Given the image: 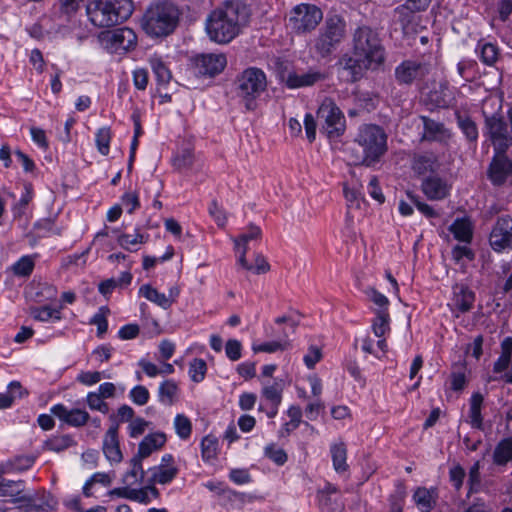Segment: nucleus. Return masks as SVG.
Masks as SVG:
<instances>
[{
	"label": "nucleus",
	"mask_w": 512,
	"mask_h": 512,
	"mask_svg": "<svg viewBox=\"0 0 512 512\" xmlns=\"http://www.w3.org/2000/svg\"><path fill=\"white\" fill-rule=\"evenodd\" d=\"M387 152V135L375 124L361 125L346 149L349 161L355 165L374 166Z\"/></svg>",
	"instance_id": "1"
},
{
	"label": "nucleus",
	"mask_w": 512,
	"mask_h": 512,
	"mask_svg": "<svg viewBox=\"0 0 512 512\" xmlns=\"http://www.w3.org/2000/svg\"><path fill=\"white\" fill-rule=\"evenodd\" d=\"M227 64L224 54H202L194 59L196 75L213 77L221 73Z\"/></svg>",
	"instance_id": "15"
},
{
	"label": "nucleus",
	"mask_w": 512,
	"mask_h": 512,
	"mask_svg": "<svg viewBox=\"0 0 512 512\" xmlns=\"http://www.w3.org/2000/svg\"><path fill=\"white\" fill-rule=\"evenodd\" d=\"M111 140V130L109 127L100 128L96 133V145L98 151L106 156L109 153Z\"/></svg>",
	"instance_id": "52"
},
{
	"label": "nucleus",
	"mask_w": 512,
	"mask_h": 512,
	"mask_svg": "<svg viewBox=\"0 0 512 512\" xmlns=\"http://www.w3.org/2000/svg\"><path fill=\"white\" fill-rule=\"evenodd\" d=\"M456 122L467 142L475 144L479 136L476 122L470 116L461 113H456Z\"/></svg>",
	"instance_id": "31"
},
{
	"label": "nucleus",
	"mask_w": 512,
	"mask_h": 512,
	"mask_svg": "<svg viewBox=\"0 0 512 512\" xmlns=\"http://www.w3.org/2000/svg\"><path fill=\"white\" fill-rule=\"evenodd\" d=\"M432 66L427 62L405 60L395 68V79L400 85L420 82L431 73Z\"/></svg>",
	"instance_id": "11"
},
{
	"label": "nucleus",
	"mask_w": 512,
	"mask_h": 512,
	"mask_svg": "<svg viewBox=\"0 0 512 512\" xmlns=\"http://www.w3.org/2000/svg\"><path fill=\"white\" fill-rule=\"evenodd\" d=\"M178 391L179 388L175 381L171 379L165 380L159 385L158 399L162 404L171 406L177 400Z\"/></svg>",
	"instance_id": "34"
},
{
	"label": "nucleus",
	"mask_w": 512,
	"mask_h": 512,
	"mask_svg": "<svg viewBox=\"0 0 512 512\" xmlns=\"http://www.w3.org/2000/svg\"><path fill=\"white\" fill-rule=\"evenodd\" d=\"M166 436L162 432L152 433L146 435L139 443L137 456L145 459L149 457L154 451L164 446Z\"/></svg>",
	"instance_id": "27"
},
{
	"label": "nucleus",
	"mask_w": 512,
	"mask_h": 512,
	"mask_svg": "<svg viewBox=\"0 0 512 512\" xmlns=\"http://www.w3.org/2000/svg\"><path fill=\"white\" fill-rule=\"evenodd\" d=\"M149 422L146 421L144 418L137 417L134 418L128 426L129 436L131 438H137L140 435H142L146 428L148 427Z\"/></svg>",
	"instance_id": "60"
},
{
	"label": "nucleus",
	"mask_w": 512,
	"mask_h": 512,
	"mask_svg": "<svg viewBox=\"0 0 512 512\" xmlns=\"http://www.w3.org/2000/svg\"><path fill=\"white\" fill-rule=\"evenodd\" d=\"M489 242L496 252L512 249V217L510 215L497 218L490 233Z\"/></svg>",
	"instance_id": "12"
},
{
	"label": "nucleus",
	"mask_w": 512,
	"mask_h": 512,
	"mask_svg": "<svg viewBox=\"0 0 512 512\" xmlns=\"http://www.w3.org/2000/svg\"><path fill=\"white\" fill-rule=\"evenodd\" d=\"M135 412L132 407L127 404L121 405L117 409L116 414H111L109 416V420L112 422V425H116L117 430L119 429V424L122 422H131L134 419Z\"/></svg>",
	"instance_id": "49"
},
{
	"label": "nucleus",
	"mask_w": 512,
	"mask_h": 512,
	"mask_svg": "<svg viewBox=\"0 0 512 512\" xmlns=\"http://www.w3.org/2000/svg\"><path fill=\"white\" fill-rule=\"evenodd\" d=\"M143 458L134 455L130 460V469L123 475L122 483L126 485H134L142 483L145 471L142 466Z\"/></svg>",
	"instance_id": "33"
},
{
	"label": "nucleus",
	"mask_w": 512,
	"mask_h": 512,
	"mask_svg": "<svg viewBox=\"0 0 512 512\" xmlns=\"http://www.w3.org/2000/svg\"><path fill=\"white\" fill-rule=\"evenodd\" d=\"M317 117L323 121L322 132L328 137H339L345 131V117L334 100L325 98L317 111Z\"/></svg>",
	"instance_id": "10"
},
{
	"label": "nucleus",
	"mask_w": 512,
	"mask_h": 512,
	"mask_svg": "<svg viewBox=\"0 0 512 512\" xmlns=\"http://www.w3.org/2000/svg\"><path fill=\"white\" fill-rule=\"evenodd\" d=\"M437 492L435 489H427L425 487H419L413 494V500L422 512H431L437 502Z\"/></svg>",
	"instance_id": "28"
},
{
	"label": "nucleus",
	"mask_w": 512,
	"mask_h": 512,
	"mask_svg": "<svg viewBox=\"0 0 512 512\" xmlns=\"http://www.w3.org/2000/svg\"><path fill=\"white\" fill-rule=\"evenodd\" d=\"M242 345L241 342L236 339H229L225 345L226 356L231 361H237L241 358Z\"/></svg>",
	"instance_id": "61"
},
{
	"label": "nucleus",
	"mask_w": 512,
	"mask_h": 512,
	"mask_svg": "<svg viewBox=\"0 0 512 512\" xmlns=\"http://www.w3.org/2000/svg\"><path fill=\"white\" fill-rule=\"evenodd\" d=\"M261 234V229L258 226L250 224L247 228V232L234 239L236 251L240 250L241 241L249 243L250 241L258 240L261 238Z\"/></svg>",
	"instance_id": "55"
},
{
	"label": "nucleus",
	"mask_w": 512,
	"mask_h": 512,
	"mask_svg": "<svg viewBox=\"0 0 512 512\" xmlns=\"http://www.w3.org/2000/svg\"><path fill=\"white\" fill-rule=\"evenodd\" d=\"M106 39L114 50L128 51L136 45L137 36L132 29L123 27L108 31Z\"/></svg>",
	"instance_id": "19"
},
{
	"label": "nucleus",
	"mask_w": 512,
	"mask_h": 512,
	"mask_svg": "<svg viewBox=\"0 0 512 512\" xmlns=\"http://www.w3.org/2000/svg\"><path fill=\"white\" fill-rule=\"evenodd\" d=\"M149 63L156 76L157 82L162 85L168 84L172 78V74L162 59L160 57L153 56L150 58Z\"/></svg>",
	"instance_id": "41"
},
{
	"label": "nucleus",
	"mask_w": 512,
	"mask_h": 512,
	"mask_svg": "<svg viewBox=\"0 0 512 512\" xmlns=\"http://www.w3.org/2000/svg\"><path fill=\"white\" fill-rule=\"evenodd\" d=\"M319 506L322 512H341L344 504L341 501V496L335 488L328 487L320 491L318 494Z\"/></svg>",
	"instance_id": "26"
},
{
	"label": "nucleus",
	"mask_w": 512,
	"mask_h": 512,
	"mask_svg": "<svg viewBox=\"0 0 512 512\" xmlns=\"http://www.w3.org/2000/svg\"><path fill=\"white\" fill-rule=\"evenodd\" d=\"M133 10L132 0H92L86 6L90 22L99 28L121 24L132 15Z\"/></svg>",
	"instance_id": "3"
},
{
	"label": "nucleus",
	"mask_w": 512,
	"mask_h": 512,
	"mask_svg": "<svg viewBox=\"0 0 512 512\" xmlns=\"http://www.w3.org/2000/svg\"><path fill=\"white\" fill-rule=\"evenodd\" d=\"M483 400V395L479 392L473 393L471 396L469 418L470 424L473 428L482 429L483 427V418L481 414Z\"/></svg>",
	"instance_id": "35"
},
{
	"label": "nucleus",
	"mask_w": 512,
	"mask_h": 512,
	"mask_svg": "<svg viewBox=\"0 0 512 512\" xmlns=\"http://www.w3.org/2000/svg\"><path fill=\"white\" fill-rule=\"evenodd\" d=\"M331 456L334 469L337 472H345L348 468L346 463L347 449L343 442L335 443L331 446Z\"/></svg>",
	"instance_id": "40"
},
{
	"label": "nucleus",
	"mask_w": 512,
	"mask_h": 512,
	"mask_svg": "<svg viewBox=\"0 0 512 512\" xmlns=\"http://www.w3.org/2000/svg\"><path fill=\"white\" fill-rule=\"evenodd\" d=\"M180 12L173 3L164 1L148 7L141 21L146 34L165 37L173 33L179 23Z\"/></svg>",
	"instance_id": "4"
},
{
	"label": "nucleus",
	"mask_w": 512,
	"mask_h": 512,
	"mask_svg": "<svg viewBox=\"0 0 512 512\" xmlns=\"http://www.w3.org/2000/svg\"><path fill=\"white\" fill-rule=\"evenodd\" d=\"M149 471L151 472V476L148 478L147 482L162 485L172 482L178 474V468L175 465L168 464H160L150 468Z\"/></svg>",
	"instance_id": "29"
},
{
	"label": "nucleus",
	"mask_w": 512,
	"mask_h": 512,
	"mask_svg": "<svg viewBox=\"0 0 512 512\" xmlns=\"http://www.w3.org/2000/svg\"><path fill=\"white\" fill-rule=\"evenodd\" d=\"M484 132L497 151L505 153L512 146V129L509 130L508 123L502 114L484 113Z\"/></svg>",
	"instance_id": "8"
},
{
	"label": "nucleus",
	"mask_w": 512,
	"mask_h": 512,
	"mask_svg": "<svg viewBox=\"0 0 512 512\" xmlns=\"http://www.w3.org/2000/svg\"><path fill=\"white\" fill-rule=\"evenodd\" d=\"M24 481L7 480L0 478V497H10L12 503H19L21 501H30L29 495L23 494Z\"/></svg>",
	"instance_id": "23"
},
{
	"label": "nucleus",
	"mask_w": 512,
	"mask_h": 512,
	"mask_svg": "<svg viewBox=\"0 0 512 512\" xmlns=\"http://www.w3.org/2000/svg\"><path fill=\"white\" fill-rule=\"evenodd\" d=\"M498 48L492 43H484L481 46V60L486 65H493L498 59Z\"/></svg>",
	"instance_id": "57"
},
{
	"label": "nucleus",
	"mask_w": 512,
	"mask_h": 512,
	"mask_svg": "<svg viewBox=\"0 0 512 512\" xmlns=\"http://www.w3.org/2000/svg\"><path fill=\"white\" fill-rule=\"evenodd\" d=\"M249 19L248 7L238 1L226 2L223 7L211 12L206 20L209 38L219 44L233 40Z\"/></svg>",
	"instance_id": "2"
},
{
	"label": "nucleus",
	"mask_w": 512,
	"mask_h": 512,
	"mask_svg": "<svg viewBox=\"0 0 512 512\" xmlns=\"http://www.w3.org/2000/svg\"><path fill=\"white\" fill-rule=\"evenodd\" d=\"M346 74V81H359L368 69H375L372 63L359 55H343L337 63Z\"/></svg>",
	"instance_id": "14"
},
{
	"label": "nucleus",
	"mask_w": 512,
	"mask_h": 512,
	"mask_svg": "<svg viewBox=\"0 0 512 512\" xmlns=\"http://www.w3.org/2000/svg\"><path fill=\"white\" fill-rule=\"evenodd\" d=\"M468 484L470 493H475L479 490L481 484L479 461L475 462L469 470Z\"/></svg>",
	"instance_id": "59"
},
{
	"label": "nucleus",
	"mask_w": 512,
	"mask_h": 512,
	"mask_svg": "<svg viewBox=\"0 0 512 512\" xmlns=\"http://www.w3.org/2000/svg\"><path fill=\"white\" fill-rule=\"evenodd\" d=\"M129 398L134 404L143 406L148 403L150 393L145 386L137 385L130 390Z\"/></svg>",
	"instance_id": "56"
},
{
	"label": "nucleus",
	"mask_w": 512,
	"mask_h": 512,
	"mask_svg": "<svg viewBox=\"0 0 512 512\" xmlns=\"http://www.w3.org/2000/svg\"><path fill=\"white\" fill-rule=\"evenodd\" d=\"M102 450L108 461L115 463L122 461L123 455L119 445L117 424L111 425L105 433Z\"/></svg>",
	"instance_id": "20"
},
{
	"label": "nucleus",
	"mask_w": 512,
	"mask_h": 512,
	"mask_svg": "<svg viewBox=\"0 0 512 512\" xmlns=\"http://www.w3.org/2000/svg\"><path fill=\"white\" fill-rule=\"evenodd\" d=\"M148 239V235H144L141 233H135L134 235L131 234H121L117 241L118 244L129 251H136L137 249H133L132 246H136L138 244L145 243Z\"/></svg>",
	"instance_id": "46"
},
{
	"label": "nucleus",
	"mask_w": 512,
	"mask_h": 512,
	"mask_svg": "<svg viewBox=\"0 0 512 512\" xmlns=\"http://www.w3.org/2000/svg\"><path fill=\"white\" fill-rule=\"evenodd\" d=\"M86 403L91 410L107 414L110 410L108 403L104 401L97 392H89L86 396Z\"/></svg>",
	"instance_id": "54"
},
{
	"label": "nucleus",
	"mask_w": 512,
	"mask_h": 512,
	"mask_svg": "<svg viewBox=\"0 0 512 512\" xmlns=\"http://www.w3.org/2000/svg\"><path fill=\"white\" fill-rule=\"evenodd\" d=\"M345 27V22L340 16H328L315 40L316 52L322 57L330 55L344 38Z\"/></svg>",
	"instance_id": "7"
},
{
	"label": "nucleus",
	"mask_w": 512,
	"mask_h": 512,
	"mask_svg": "<svg viewBox=\"0 0 512 512\" xmlns=\"http://www.w3.org/2000/svg\"><path fill=\"white\" fill-rule=\"evenodd\" d=\"M423 193L431 200H441L449 193L447 183L439 176H429L422 181Z\"/></svg>",
	"instance_id": "22"
},
{
	"label": "nucleus",
	"mask_w": 512,
	"mask_h": 512,
	"mask_svg": "<svg viewBox=\"0 0 512 512\" xmlns=\"http://www.w3.org/2000/svg\"><path fill=\"white\" fill-rule=\"evenodd\" d=\"M289 346H290L289 341L285 339L284 341H271V342H266V343H262L259 345H253L252 350L255 353H259V352L274 353L279 350L280 351L286 350Z\"/></svg>",
	"instance_id": "53"
},
{
	"label": "nucleus",
	"mask_w": 512,
	"mask_h": 512,
	"mask_svg": "<svg viewBox=\"0 0 512 512\" xmlns=\"http://www.w3.org/2000/svg\"><path fill=\"white\" fill-rule=\"evenodd\" d=\"M322 358V351L320 347L311 345L308 349V353L304 356L303 360L308 369H313L317 362Z\"/></svg>",
	"instance_id": "63"
},
{
	"label": "nucleus",
	"mask_w": 512,
	"mask_h": 512,
	"mask_svg": "<svg viewBox=\"0 0 512 512\" xmlns=\"http://www.w3.org/2000/svg\"><path fill=\"white\" fill-rule=\"evenodd\" d=\"M475 294L467 286L456 284L453 286V304L462 313H466L473 308Z\"/></svg>",
	"instance_id": "25"
},
{
	"label": "nucleus",
	"mask_w": 512,
	"mask_h": 512,
	"mask_svg": "<svg viewBox=\"0 0 512 512\" xmlns=\"http://www.w3.org/2000/svg\"><path fill=\"white\" fill-rule=\"evenodd\" d=\"M207 371L206 362L203 359L195 358L190 362L189 375L193 382L199 383L204 380Z\"/></svg>",
	"instance_id": "47"
},
{
	"label": "nucleus",
	"mask_w": 512,
	"mask_h": 512,
	"mask_svg": "<svg viewBox=\"0 0 512 512\" xmlns=\"http://www.w3.org/2000/svg\"><path fill=\"white\" fill-rule=\"evenodd\" d=\"M266 87V75L259 68H247L237 77V95L244 102L247 110L256 108V99L266 90Z\"/></svg>",
	"instance_id": "6"
},
{
	"label": "nucleus",
	"mask_w": 512,
	"mask_h": 512,
	"mask_svg": "<svg viewBox=\"0 0 512 512\" xmlns=\"http://www.w3.org/2000/svg\"><path fill=\"white\" fill-rule=\"evenodd\" d=\"M450 231L461 242L470 243L472 240L473 229L468 219H456L450 226Z\"/></svg>",
	"instance_id": "36"
},
{
	"label": "nucleus",
	"mask_w": 512,
	"mask_h": 512,
	"mask_svg": "<svg viewBox=\"0 0 512 512\" xmlns=\"http://www.w3.org/2000/svg\"><path fill=\"white\" fill-rule=\"evenodd\" d=\"M439 158L431 151L416 153L412 158V169L417 174H426L428 172H435L439 168Z\"/></svg>",
	"instance_id": "24"
},
{
	"label": "nucleus",
	"mask_w": 512,
	"mask_h": 512,
	"mask_svg": "<svg viewBox=\"0 0 512 512\" xmlns=\"http://www.w3.org/2000/svg\"><path fill=\"white\" fill-rule=\"evenodd\" d=\"M218 440L212 435H207L201 442L202 458L205 461H210L217 456Z\"/></svg>",
	"instance_id": "45"
},
{
	"label": "nucleus",
	"mask_w": 512,
	"mask_h": 512,
	"mask_svg": "<svg viewBox=\"0 0 512 512\" xmlns=\"http://www.w3.org/2000/svg\"><path fill=\"white\" fill-rule=\"evenodd\" d=\"M423 132L420 141L437 142L443 147H449L453 132L443 122L436 121L428 116H420Z\"/></svg>",
	"instance_id": "13"
},
{
	"label": "nucleus",
	"mask_w": 512,
	"mask_h": 512,
	"mask_svg": "<svg viewBox=\"0 0 512 512\" xmlns=\"http://www.w3.org/2000/svg\"><path fill=\"white\" fill-rule=\"evenodd\" d=\"M35 462V457L31 455L16 456L1 464V473L22 472L29 469Z\"/></svg>",
	"instance_id": "32"
},
{
	"label": "nucleus",
	"mask_w": 512,
	"mask_h": 512,
	"mask_svg": "<svg viewBox=\"0 0 512 512\" xmlns=\"http://www.w3.org/2000/svg\"><path fill=\"white\" fill-rule=\"evenodd\" d=\"M31 316L41 322H48L50 320L59 321L61 320L60 309L51 308L50 306L32 307L30 309Z\"/></svg>",
	"instance_id": "42"
},
{
	"label": "nucleus",
	"mask_w": 512,
	"mask_h": 512,
	"mask_svg": "<svg viewBox=\"0 0 512 512\" xmlns=\"http://www.w3.org/2000/svg\"><path fill=\"white\" fill-rule=\"evenodd\" d=\"M74 443L73 439L69 435L55 436L45 442L46 449L55 452H61Z\"/></svg>",
	"instance_id": "48"
},
{
	"label": "nucleus",
	"mask_w": 512,
	"mask_h": 512,
	"mask_svg": "<svg viewBox=\"0 0 512 512\" xmlns=\"http://www.w3.org/2000/svg\"><path fill=\"white\" fill-rule=\"evenodd\" d=\"M389 320L388 309H378L376 311V318L372 324V329L376 337L381 338L389 331Z\"/></svg>",
	"instance_id": "43"
},
{
	"label": "nucleus",
	"mask_w": 512,
	"mask_h": 512,
	"mask_svg": "<svg viewBox=\"0 0 512 512\" xmlns=\"http://www.w3.org/2000/svg\"><path fill=\"white\" fill-rule=\"evenodd\" d=\"M139 293L147 300L157 304L163 309H169L171 307V299L167 298L164 293H160L149 284L142 285L139 289Z\"/></svg>",
	"instance_id": "37"
},
{
	"label": "nucleus",
	"mask_w": 512,
	"mask_h": 512,
	"mask_svg": "<svg viewBox=\"0 0 512 512\" xmlns=\"http://www.w3.org/2000/svg\"><path fill=\"white\" fill-rule=\"evenodd\" d=\"M15 390H19V398L23 397V395L27 394V391H25L18 381H12L8 385V390L6 393L0 394V409H6L10 407L14 401V393Z\"/></svg>",
	"instance_id": "44"
},
{
	"label": "nucleus",
	"mask_w": 512,
	"mask_h": 512,
	"mask_svg": "<svg viewBox=\"0 0 512 512\" xmlns=\"http://www.w3.org/2000/svg\"><path fill=\"white\" fill-rule=\"evenodd\" d=\"M174 426L177 435L186 440L190 437L192 432V424L188 417L183 414H177L174 419Z\"/></svg>",
	"instance_id": "50"
},
{
	"label": "nucleus",
	"mask_w": 512,
	"mask_h": 512,
	"mask_svg": "<svg viewBox=\"0 0 512 512\" xmlns=\"http://www.w3.org/2000/svg\"><path fill=\"white\" fill-rule=\"evenodd\" d=\"M352 52L379 67L385 61V49L379 34L369 26H360L352 35Z\"/></svg>",
	"instance_id": "5"
},
{
	"label": "nucleus",
	"mask_w": 512,
	"mask_h": 512,
	"mask_svg": "<svg viewBox=\"0 0 512 512\" xmlns=\"http://www.w3.org/2000/svg\"><path fill=\"white\" fill-rule=\"evenodd\" d=\"M487 173L494 186H502L512 176V161L505 153L496 155L493 157Z\"/></svg>",
	"instance_id": "16"
},
{
	"label": "nucleus",
	"mask_w": 512,
	"mask_h": 512,
	"mask_svg": "<svg viewBox=\"0 0 512 512\" xmlns=\"http://www.w3.org/2000/svg\"><path fill=\"white\" fill-rule=\"evenodd\" d=\"M265 455L277 465H283L287 461L285 451L281 448H276L274 445L265 448Z\"/></svg>",
	"instance_id": "64"
},
{
	"label": "nucleus",
	"mask_w": 512,
	"mask_h": 512,
	"mask_svg": "<svg viewBox=\"0 0 512 512\" xmlns=\"http://www.w3.org/2000/svg\"><path fill=\"white\" fill-rule=\"evenodd\" d=\"M34 265L32 256H23L13 265V272L17 276L27 277L32 273Z\"/></svg>",
	"instance_id": "51"
},
{
	"label": "nucleus",
	"mask_w": 512,
	"mask_h": 512,
	"mask_svg": "<svg viewBox=\"0 0 512 512\" xmlns=\"http://www.w3.org/2000/svg\"><path fill=\"white\" fill-rule=\"evenodd\" d=\"M322 19L323 13L319 7L301 3L292 9L289 25L295 33L303 34L314 30Z\"/></svg>",
	"instance_id": "9"
},
{
	"label": "nucleus",
	"mask_w": 512,
	"mask_h": 512,
	"mask_svg": "<svg viewBox=\"0 0 512 512\" xmlns=\"http://www.w3.org/2000/svg\"><path fill=\"white\" fill-rule=\"evenodd\" d=\"M29 496L31 497L30 501H23L25 503L23 507L24 512H51L58 505L55 497L45 490L35 496Z\"/></svg>",
	"instance_id": "21"
},
{
	"label": "nucleus",
	"mask_w": 512,
	"mask_h": 512,
	"mask_svg": "<svg viewBox=\"0 0 512 512\" xmlns=\"http://www.w3.org/2000/svg\"><path fill=\"white\" fill-rule=\"evenodd\" d=\"M407 197L410 202L415 205L417 209L426 217L433 218L438 216L435 210L428 204L421 202L417 195H414L412 192H407Z\"/></svg>",
	"instance_id": "58"
},
{
	"label": "nucleus",
	"mask_w": 512,
	"mask_h": 512,
	"mask_svg": "<svg viewBox=\"0 0 512 512\" xmlns=\"http://www.w3.org/2000/svg\"><path fill=\"white\" fill-rule=\"evenodd\" d=\"M493 460L497 465H505L512 460V437L498 443L493 453Z\"/></svg>",
	"instance_id": "39"
},
{
	"label": "nucleus",
	"mask_w": 512,
	"mask_h": 512,
	"mask_svg": "<svg viewBox=\"0 0 512 512\" xmlns=\"http://www.w3.org/2000/svg\"><path fill=\"white\" fill-rule=\"evenodd\" d=\"M326 79V74L319 71L310 69L304 73L289 72L285 78V84L290 89H297L303 87L313 86L314 84Z\"/></svg>",
	"instance_id": "18"
},
{
	"label": "nucleus",
	"mask_w": 512,
	"mask_h": 512,
	"mask_svg": "<svg viewBox=\"0 0 512 512\" xmlns=\"http://www.w3.org/2000/svg\"><path fill=\"white\" fill-rule=\"evenodd\" d=\"M415 11H412L405 3L393 10L392 22L399 25L404 34H408L415 21Z\"/></svg>",
	"instance_id": "30"
},
{
	"label": "nucleus",
	"mask_w": 512,
	"mask_h": 512,
	"mask_svg": "<svg viewBox=\"0 0 512 512\" xmlns=\"http://www.w3.org/2000/svg\"><path fill=\"white\" fill-rule=\"evenodd\" d=\"M283 390V381L275 380L272 384L263 385L261 395L269 404H281Z\"/></svg>",
	"instance_id": "38"
},
{
	"label": "nucleus",
	"mask_w": 512,
	"mask_h": 512,
	"mask_svg": "<svg viewBox=\"0 0 512 512\" xmlns=\"http://www.w3.org/2000/svg\"><path fill=\"white\" fill-rule=\"evenodd\" d=\"M51 413L64 423L73 427H82L90 420V415L83 409L68 410L63 404H56L50 409Z\"/></svg>",
	"instance_id": "17"
},
{
	"label": "nucleus",
	"mask_w": 512,
	"mask_h": 512,
	"mask_svg": "<svg viewBox=\"0 0 512 512\" xmlns=\"http://www.w3.org/2000/svg\"><path fill=\"white\" fill-rule=\"evenodd\" d=\"M105 377L99 371H84L77 376V381L86 386H92L101 381Z\"/></svg>",
	"instance_id": "62"
}]
</instances>
